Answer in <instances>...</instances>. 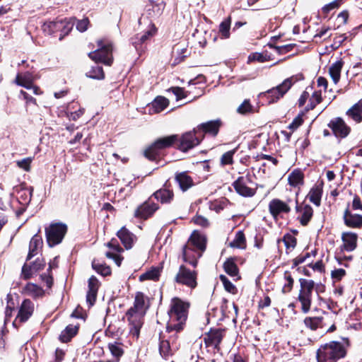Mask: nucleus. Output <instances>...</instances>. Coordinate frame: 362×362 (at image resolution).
<instances>
[{
	"label": "nucleus",
	"instance_id": "obj_23",
	"mask_svg": "<svg viewBox=\"0 0 362 362\" xmlns=\"http://www.w3.org/2000/svg\"><path fill=\"white\" fill-rule=\"evenodd\" d=\"M341 250L352 252L357 247L358 235L353 232H344L341 234Z\"/></svg>",
	"mask_w": 362,
	"mask_h": 362
},
{
	"label": "nucleus",
	"instance_id": "obj_38",
	"mask_svg": "<svg viewBox=\"0 0 362 362\" xmlns=\"http://www.w3.org/2000/svg\"><path fill=\"white\" fill-rule=\"evenodd\" d=\"M322 195V187L320 185H316L310 189L307 197L309 199L310 202L313 203L315 206H319L321 204Z\"/></svg>",
	"mask_w": 362,
	"mask_h": 362
},
{
	"label": "nucleus",
	"instance_id": "obj_54",
	"mask_svg": "<svg viewBox=\"0 0 362 362\" xmlns=\"http://www.w3.org/2000/svg\"><path fill=\"white\" fill-rule=\"evenodd\" d=\"M284 279L285 280V283L282 288V292L284 293H289L293 288L294 282L293 279L292 278L291 273L287 271L284 273Z\"/></svg>",
	"mask_w": 362,
	"mask_h": 362
},
{
	"label": "nucleus",
	"instance_id": "obj_26",
	"mask_svg": "<svg viewBox=\"0 0 362 362\" xmlns=\"http://www.w3.org/2000/svg\"><path fill=\"white\" fill-rule=\"evenodd\" d=\"M296 210L299 214L298 218L299 219L300 223L303 226H307L313 215V208L308 204L299 206L298 204L297 199H296Z\"/></svg>",
	"mask_w": 362,
	"mask_h": 362
},
{
	"label": "nucleus",
	"instance_id": "obj_1",
	"mask_svg": "<svg viewBox=\"0 0 362 362\" xmlns=\"http://www.w3.org/2000/svg\"><path fill=\"white\" fill-rule=\"evenodd\" d=\"M351 344L348 338L322 344L316 353L317 362H337L346 356Z\"/></svg>",
	"mask_w": 362,
	"mask_h": 362
},
{
	"label": "nucleus",
	"instance_id": "obj_50",
	"mask_svg": "<svg viewBox=\"0 0 362 362\" xmlns=\"http://www.w3.org/2000/svg\"><path fill=\"white\" fill-rule=\"evenodd\" d=\"M322 322V318L319 317H308L304 320L305 326L312 330H316L319 327L321 326Z\"/></svg>",
	"mask_w": 362,
	"mask_h": 362
},
{
	"label": "nucleus",
	"instance_id": "obj_13",
	"mask_svg": "<svg viewBox=\"0 0 362 362\" xmlns=\"http://www.w3.org/2000/svg\"><path fill=\"white\" fill-rule=\"evenodd\" d=\"M291 199L283 202L279 199H273L269 203V211L274 219H277L281 214H288L291 211L289 203Z\"/></svg>",
	"mask_w": 362,
	"mask_h": 362
},
{
	"label": "nucleus",
	"instance_id": "obj_39",
	"mask_svg": "<svg viewBox=\"0 0 362 362\" xmlns=\"http://www.w3.org/2000/svg\"><path fill=\"white\" fill-rule=\"evenodd\" d=\"M62 23L59 18L54 21L45 22L42 26V29L45 34L52 35L57 32H61Z\"/></svg>",
	"mask_w": 362,
	"mask_h": 362
},
{
	"label": "nucleus",
	"instance_id": "obj_4",
	"mask_svg": "<svg viewBox=\"0 0 362 362\" xmlns=\"http://www.w3.org/2000/svg\"><path fill=\"white\" fill-rule=\"evenodd\" d=\"M98 49L88 54V57L95 62L110 66L113 61L112 43L107 39L98 41Z\"/></svg>",
	"mask_w": 362,
	"mask_h": 362
},
{
	"label": "nucleus",
	"instance_id": "obj_35",
	"mask_svg": "<svg viewBox=\"0 0 362 362\" xmlns=\"http://www.w3.org/2000/svg\"><path fill=\"white\" fill-rule=\"evenodd\" d=\"M42 244L43 242L41 236L35 234L30 241L29 252L27 257V260L30 259L37 254V252L42 247Z\"/></svg>",
	"mask_w": 362,
	"mask_h": 362
},
{
	"label": "nucleus",
	"instance_id": "obj_64",
	"mask_svg": "<svg viewBox=\"0 0 362 362\" xmlns=\"http://www.w3.org/2000/svg\"><path fill=\"white\" fill-rule=\"evenodd\" d=\"M89 24V21L87 18H83L79 21H78L76 24V28L80 32H84L88 29V25Z\"/></svg>",
	"mask_w": 362,
	"mask_h": 362
},
{
	"label": "nucleus",
	"instance_id": "obj_36",
	"mask_svg": "<svg viewBox=\"0 0 362 362\" xmlns=\"http://www.w3.org/2000/svg\"><path fill=\"white\" fill-rule=\"evenodd\" d=\"M346 115L356 123L362 122V99L347 110Z\"/></svg>",
	"mask_w": 362,
	"mask_h": 362
},
{
	"label": "nucleus",
	"instance_id": "obj_30",
	"mask_svg": "<svg viewBox=\"0 0 362 362\" xmlns=\"http://www.w3.org/2000/svg\"><path fill=\"white\" fill-rule=\"evenodd\" d=\"M169 105L168 100L163 96L156 97L150 104H148V111L150 114H157L164 110Z\"/></svg>",
	"mask_w": 362,
	"mask_h": 362
},
{
	"label": "nucleus",
	"instance_id": "obj_7",
	"mask_svg": "<svg viewBox=\"0 0 362 362\" xmlns=\"http://www.w3.org/2000/svg\"><path fill=\"white\" fill-rule=\"evenodd\" d=\"M168 334L169 336L167 339H165V337L160 338L159 344L160 354L165 359L172 356L180 347L179 333L175 334V332H174Z\"/></svg>",
	"mask_w": 362,
	"mask_h": 362
},
{
	"label": "nucleus",
	"instance_id": "obj_17",
	"mask_svg": "<svg viewBox=\"0 0 362 362\" xmlns=\"http://www.w3.org/2000/svg\"><path fill=\"white\" fill-rule=\"evenodd\" d=\"M45 262L43 259L37 258L32 264H24L22 267L21 277L28 280L35 275L39 271L44 269Z\"/></svg>",
	"mask_w": 362,
	"mask_h": 362
},
{
	"label": "nucleus",
	"instance_id": "obj_63",
	"mask_svg": "<svg viewBox=\"0 0 362 362\" xmlns=\"http://www.w3.org/2000/svg\"><path fill=\"white\" fill-rule=\"evenodd\" d=\"M341 0H334V1L322 7V11L325 13H329L331 10L338 8L340 4Z\"/></svg>",
	"mask_w": 362,
	"mask_h": 362
},
{
	"label": "nucleus",
	"instance_id": "obj_61",
	"mask_svg": "<svg viewBox=\"0 0 362 362\" xmlns=\"http://www.w3.org/2000/svg\"><path fill=\"white\" fill-rule=\"evenodd\" d=\"M350 208L353 211L359 210L362 211V199L358 195H355L351 204H350Z\"/></svg>",
	"mask_w": 362,
	"mask_h": 362
},
{
	"label": "nucleus",
	"instance_id": "obj_47",
	"mask_svg": "<svg viewBox=\"0 0 362 362\" xmlns=\"http://www.w3.org/2000/svg\"><path fill=\"white\" fill-rule=\"evenodd\" d=\"M92 267L97 273L103 276H108L111 274V269L110 267L107 266L105 264H102L95 259L92 262Z\"/></svg>",
	"mask_w": 362,
	"mask_h": 362
},
{
	"label": "nucleus",
	"instance_id": "obj_6",
	"mask_svg": "<svg viewBox=\"0 0 362 362\" xmlns=\"http://www.w3.org/2000/svg\"><path fill=\"white\" fill-rule=\"evenodd\" d=\"M178 141V136L176 134L164 136L156 140L144 151V156L151 160H154L158 157L160 151L171 147Z\"/></svg>",
	"mask_w": 362,
	"mask_h": 362
},
{
	"label": "nucleus",
	"instance_id": "obj_55",
	"mask_svg": "<svg viewBox=\"0 0 362 362\" xmlns=\"http://www.w3.org/2000/svg\"><path fill=\"white\" fill-rule=\"evenodd\" d=\"M283 241L287 250H292L296 245V238L288 233L284 236Z\"/></svg>",
	"mask_w": 362,
	"mask_h": 362
},
{
	"label": "nucleus",
	"instance_id": "obj_11",
	"mask_svg": "<svg viewBox=\"0 0 362 362\" xmlns=\"http://www.w3.org/2000/svg\"><path fill=\"white\" fill-rule=\"evenodd\" d=\"M146 314L129 309L126 313V317L130 326V332L136 338L139 336L140 329L144 324V317Z\"/></svg>",
	"mask_w": 362,
	"mask_h": 362
},
{
	"label": "nucleus",
	"instance_id": "obj_42",
	"mask_svg": "<svg viewBox=\"0 0 362 362\" xmlns=\"http://www.w3.org/2000/svg\"><path fill=\"white\" fill-rule=\"evenodd\" d=\"M59 21L62 23V25L61 26V35L59 37V40H62L64 36L67 35L72 30L75 23V18H60Z\"/></svg>",
	"mask_w": 362,
	"mask_h": 362
},
{
	"label": "nucleus",
	"instance_id": "obj_15",
	"mask_svg": "<svg viewBox=\"0 0 362 362\" xmlns=\"http://www.w3.org/2000/svg\"><path fill=\"white\" fill-rule=\"evenodd\" d=\"M328 127L336 137L341 139L346 137L351 131L350 127L340 117L332 119L328 124Z\"/></svg>",
	"mask_w": 362,
	"mask_h": 362
},
{
	"label": "nucleus",
	"instance_id": "obj_41",
	"mask_svg": "<svg viewBox=\"0 0 362 362\" xmlns=\"http://www.w3.org/2000/svg\"><path fill=\"white\" fill-rule=\"evenodd\" d=\"M22 293L33 298H37L43 295L42 288L37 285L32 283H28L22 290Z\"/></svg>",
	"mask_w": 362,
	"mask_h": 362
},
{
	"label": "nucleus",
	"instance_id": "obj_9",
	"mask_svg": "<svg viewBox=\"0 0 362 362\" xmlns=\"http://www.w3.org/2000/svg\"><path fill=\"white\" fill-rule=\"evenodd\" d=\"M197 272L190 270L185 265H180L177 274L175 276V283L185 286L191 289H194L197 286Z\"/></svg>",
	"mask_w": 362,
	"mask_h": 362
},
{
	"label": "nucleus",
	"instance_id": "obj_62",
	"mask_svg": "<svg viewBox=\"0 0 362 362\" xmlns=\"http://www.w3.org/2000/svg\"><path fill=\"white\" fill-rule=\"evenodd\" d=\"M193 221L195 224L204 228H206L209 225L208 219L202 216H196L193 218Z\"/></svg>",
	"mask_w": 362,
	"mask_h": 362
},
{
	"label": "nucleus",
	"instance_id": "obj_51",
	"mask_svg": "<svg viewBox=\"0 0 362 362\" xmlns=\"http://www.w3.org/2000/svg\"><path fill=\"white\" fill-rule=\"evenodd\" d=\"M322 101V95L320 91H315L311 98H310L309 103L306 107V110L309 111L313 110L317 105L320 103Z\"/></svg>",
	"mask_w": 362,
	"mask_h": 362
},
{
	"label": "nucleus",
	"instance_id": "obj_3",
	"mask_svg": "<svg viewBox=\"0 0 362 362\" xmlns=\"http://www.w3.org/2000/svg\"><path fill=\"white\" fill-rule=\"evenodd\" d=\"M301 78V76H292L287 78L276 87L261 93L259 97L267 100L269 104L276 103L279 99L283 98L292 86Z\"/></svg>",
	"mask_w": 362,
	"mask_h": 362
},
{
	"label": "nucleus",
	"instance_id": "obj_18",
	"mask_svg": "<svg viewBox=\"0 0 362 362\" xmlns=\"http://www.w3.org/2000/svg\"><path fill=\"white\" fill-rule=\"evenodd\" d=\"M32 192V187L28 188L24 185H20L13 187V193L21 206H28L31 200Z\"/></svg>",
	"mask_w": 362,
	"mask_h": 362
},
{
	"label": "nucleus",
	"instance_id": "obj_34",
	"mask_svg": "<svg viewBox=\"0 0 362 362\" xmlns=\"http://www.w3.org/2000/svg\"><path fill=\"white\" fill-rule=\"evenodd\" d=\"M288 182L293 187H300L304 183V174L300 169H294L288 175Z\"/></svg>",
	"mask_w": 362,
	"mask_h": 362
},
{
	"label": "nucleus",
	"instance_id": "obj_58",
	"mask_svg": "<svg viewBox=\"0 0 362 362\" xmlns=\"http://www.w3.org/2000/svg\"><path fill=\"white\" fill-rule=\"evenodd\" d=\"M168 91H171L175 95L177 100L187 97V93L184 88L180 87H172L168 89Z\"/></svg>",
	"mask_w": 362,
	"mask_h": 362
},
{
	"label": "nucleus",
	"instance_id": "obj_22",
	"mask_svg": "<svg viewBox=\"0 0 362 362\" xmlns=\"http://www.w3.org/2000/svg\"><path fill=\"white\" fill-rule=\"evenodd\" d=\"M221 122L218 120L209 121L199 124L196 129L198 130L202 139L204 138V134H209L214 136L218 133Z\"/></svg>",
	"mask_w": 362,
	"mask_h": 362
},
{
	"label": "nucleus",
	"instance_id": "obj_52",
	"mask_svg": "<svg viewBox=\"0 0 362 362\" xmlns=\"http://www.w3.org/2000/svg\"><path fill=\"white\" fill-rule=\"evenodd\" d=\"M230 18L224 20L219 25V33L221 38H228L230 37Z\"/></svg>",
	"mask_w": 362,
	"mask_h": 362
},
{
	"label": "nucleus",
	"instance_id": "obj_32",
	"mask_svg": "<svg viewBox=\"0 0 362 362\" xmlns=\"http://www.w3.org/2000/svg\"><path fill=\"white\" fill-rule=\"evenodd\" d=\"M175 180L178 183L180 189L186 192L194 185L193 179L187 172H182L176 174Z\"/></svg>",
	"mask_w": 362,
	"mask_h": 362
},
{
	"label": "nucleus",
	"instance_id": "obj_2",
	"mask_svg": "<svg viewBox=\"0 0 362 362\" xmlns=\"http://www.w3.org/2000/svg\"><path fill=\"white\" fill-rule=\"evenodd\" d=\"M189 308V303L179 298L175 297L171 300L168 310L169 320L166 327L168 333L175 332V334H177L183 329L187 318Z\"/></svg>",
	"mask_w": 362,
	"mask_h": 362
},
{
	"label": "nucleus",
	"instance_id": "obj_45",
	"mask_svg": "<svg viewBox=\"0 0 362 362\" xmlns=\"http://www.w3.org/2000/svg\"><path fill=\"white\" fill-rule=\"evenodd\" d=\"M77 332L78 327L76 326L69 325L62 332L59 339L62 342H68L76 334Z\"/></svg>",
	"mask_w": 362,
	"mask_h": 362
},
{
	"label": "nucleus",
	"instance_id": "obj_10",
	"mask_svg": "<svg viewBox=\"0 0 362 362\" xmlns=\"http://www.w3.org/2000/svg\"><path fill=\"white\" fill-rule=\"evenodd\" d=\"M178 148L182 152H187L189 149L199 145L202 141L198 130L194 128L192 131L185 132L180 138L178 137Z\"/></svg>",
	"mask_w": 362,
	"mask_h": 362
},
{
	"label": "nucleus",
	"instance_id": "obj_48",
	"mask_svg": "<svg viewBox=\"0 0 362 362\" xmlns=\"http://www.w3.org/2000/svg\"><path fill=\"white\" fill-rule=\"evenodd\" d=\"M108 348L111 354L117 358L116 362H118L119 358L124 354L122 345L118 342L110 343L108 344Z\"/></svg>",
	"mask_w": 362,
	"mask_h": 362
},
{
	"label": "nucleus",
	"instance_id": "obj_44",
	"mask_svg": "<svg viewBox=\"0 0 362 362\" xmlns=\"http://www.w3.org/2000/svg\"><path fill=\"white\" fill-rule=\"evenodd\" d=\"M160 272H161L160 268H159L158 267H152L148 271H147L145 273L140 275L139 280L141 281H144L146 280L158 281L160 276Z\"/></svg>",
	"mask_w": 362,
	"mask_h": 362
},
{
	"label": "nucleus",
	"instance_id": "obj_40",
	"mask_svg": "<svg viewBox=\"0 0 362 362\" xmlns=\"http://www.w3.org/2000/svg\"><path fill=\"white\" fill-rule=\"evenodd\" d=\"M156 32V28L153 25L145 31L143 34H137L134 38L132 39V43L136 47L138 45L145 43L150 37H153Z\"/></svg>",
	"mask_w": 362,
	"mask_h": 362
},
{
	"label": "nucleus",
	"instance_id": "obj_43",
	"mask_svg": "<svg viewBox=\"0 0 362 362\" xmlns=\"http://www.w3.org/2000/svg\"><path fill=\"white\" fill-rule=\"evenodd\" d=\"M223 268L225 272L232 277L240 279L239 270L238 266L232 259H227L223 264Z\"/></svg>",
	"mask_w": 362,
	"mask_h": 362
},
{
	"label": "nucleus",
	"instance_id": "obj_53",
	"mask_svg": "<svg viewBox=\"0 0 362 362\" xmlns=\"http://www.w3.org/2000/svg\"><path fill=\"white\" fill-rule=\"evenodd\" d=\"M219 279H220L221 281L222 282V284L224 286V288L226 291H228L232 294L237 293V292H238L237 288L233 283H231L228 280V279L225 275H223V274L220 275Z\"/></svg>",
	"mask_w": 362,
	"mask_h": 362
},
{
	"label": "nucleus",
	"instance_id": "obj_25",
	"mask_svg": "<svg viewBox=\"0 0 362 362\" xmlns=\"http://www.w3.org/2000/svg\"><path fill=\"white\" fill-rule=\"evenodd\" d=\"M99 287V281L95 276H92L88 281V290L86 294V302L90 307L93 305L95 302Z\"/></svg>",
	"mask_w": 362,
	"mask_h": 362
},
{
	"label": "nucleus",
	"instance_id": "obj_29",
	"mask_svg": "<svg viewBox=\"0 0 362 362\" xmlns=\"http://www.w3.org/2000/svg\"><path fill=\"white\" fill-rule=\"evenodd\" d=\"M33 310V303L28 299L24 300L20 308L16 320H19L21 322L27 321L32 315Z\"/></svg>",
	"mask_w": 362,
	"mask_h": 362
},
{
	"label": "nucleus",
	"instance_id": "obj_28",
	"mask_svg": "<svg viewBox=\"0 0 362 362\" xmlns=\"http://www.w3.org/2000/svg\"><path fill=\"white\" fill-rule=\"evenodd\" d=\"M206 239L204 235H202L196 231L193 232L191 235L187 245L191 246V247L195 250H199L203 253L206 250Z\"/></svg>",
	"mask_w": 362,
	"mask_h": 362
},
{
	"label": "nucleus",
	"instance_id": "obj_14",
	"mask_svg": "<svg viewBox=\"0 0 362 362\" xmlns=\"http://www.w3.org/2000/svg\"><path fill=\"white\" fill-rule=\"evenodd\" d=\"M224 329H211L209 332L206 333L204 337L206 346L218 351L220 349L219 344L224 337Z\"/></svg>",
	"mask_w": 362,
	"mask_h": 362
},
{
	"label": "nucleus",
	"instance_id": "obj_20",
	"mask_svg": "<svg viewBox=\"0 0 362 362\" xmlns=\"http://www.w3.org/2000/svg\"><path fill=\"white\" fill-rule=\"evenodd\" d=\"M158 208L159 206L157 204L148 201L136 209L134 216L136 218L146 219L152 216Z\"/></svg>",
	"mask_w": 362,
	"mask_h": 362
},
{
	"label": "nucleus",
	"instance_id": "obj_24",
	"mask_svg": "<svg viewBox=\"0 0 362 362\" xmlns=\"http://www.w3.org/2000/svg\"><path fill=\"white\" fill-rule=\"evenodd\" d=\"M153 196L161 204H170L173 200L174 193L170 185L165 183L161 189L155 192Z\"/></svg>",
	"mask_w": 362,
	"mask_h": 362
},
{
	"label": "nucleus",
	"instance_id": "obj_59",
	"mask_svg": "<svg viewBox=\"0 0 362 362\" xmlns=\"http://www.w3.org/2000/svg\"><path fill=\"white\" fill-rule=\"evenodd\" d=\"M33 158H25L21 160H18L16 162L17 165L20 168L23 169L25 171H30V164L32 163Z\"/></svg>",
	"mask_w": 362,
	"mask_h": 362
},
{
	"label": "nucleus",
	"instance_id": "obj_37",
	"mask_svg": "<svg viewBox=\"0 0 362 362\" xmlns=\"http://www.w3.org/2000/svg\"><path fill=\"white\" fill-rule=\"evenodd\" d=\"M344 66L342 59L337 60L331 64L329 68V74L334 84H337L341 77V71Z\"/></svg>",
	"mask_w": 362,
	"mask_h": 362
},
{
	"label": "nucleus",
	"instance_id": "obj_5",
	"mask_svg": "<svg viewBox=\"0 0 362 362\" xmlns=\"http://www.w3.org/2000/svg\"><path fill=\"white\" fill-rule=\"evenodd\" d=\"M299 281L300 289L297 300L300 303L301 311L306 314L310 310L315 282L313 280L305 279H300Z\"/></svg>",
	"mask_w": 362,
	"mask_h": 362
},
{
	"label": "nucleus",
	"instance_id": "obj_57",
	"mask_svg": "<svg viewBox=\"0 0 362 362\" xmlns=\"http://www.w3.org/2000/svg\"><path fill=\"white\" fill-rule=\"evenodd\" d=\"M235 153V150H232L223 153L221 158V164L222 165H230L233 162V155Z\"/></svg>",
	"mask_w": 362,
	"mask_h": 362
},
{
	"label": "nucleus",
	"instance_id": "obj_21",
	"mask_svg": "<svg viewBox=\"0 0 362 362\" xmlns=\"http://www.w3.org/2000/svg\"><path fill=\"white\" fill-rule=\"evenodd\" d=\"M202 255V251L195 250L189 245H184L182 247V259L184 262L189 263L192 267H196L197 260Z\"/></svg>",
	"mask_w": 362,
	"mask_h": 362
},
{
	"label": "nucleus",
	"instance_id": "obj_31",
	"mask_svg": "<svg viewBox=\"0 0 362 362\" xmlns=\"http://www.w3.org/2000/svg\"><path fill=\"white\" fill-rule=\"evenodd\" d=\"M148 298L142 292H136L134 298V302L130 309L146 314L148 308L147 305Z\"/></svg>",
	"mask_w": 362,
	"mask_h": 362
},
{
	"label": "nucleus",
	"instance_id": "obj_12",
	"mask_svg": "<svg viewBox=\"0 0 362 362\" xmlns=\"http://www.w3.org/2000/svg\"><path fill=\"white\" fill-rule=\"evenodd\" d=\"M252 181L248 176L239 177L233 184L236 192L240 195L245 197H250L255 195L256 189L250 187L249 184Z\"/></svg>",
	"mask_w": 362,
	"mask_h": 362
},
{
	"label": "nucleus",
	"instance_id": "obj_49",
	"mask_svg": "<svg viewBox=\"0 0 362 362\" xmlns=\"http://www.w3.org/2000/svg\"><path fill=\"white\" fill-rule=\"evenodd\" d=\"M86 75L87 77L98 80L103 79L105 77L103 68L98 65L93 66L86 72Z\"/></svg>",
	"mask_w": 362,
	"mask_h": 362
},
{
	"label": "nucleus",
	"instance_id": "obj_8",
	"mask_svg": "<svg viewBox=\"0 0 362 362\" xmlns=\"http://www.w3.org/2000/svg\"><path fill=\"white\" fill-rule=\"evenodd\" d=\"M66 231V226L62 223H51L45 228L46 239L49 246L53 247L60 243Z\"/></svg>",
	"mask_w": 362,
	"mask_h": 362
},
{
	"label": "nucleus",
	"instance_id": "obj_27",
	"mask_svg": "<svg viewBox=\"0 0 362 362\" xmlns=\"http://www.w3.org/2000/svg\"><path fill=\"white\" fill-rule=\"evenodd\" d=\"M117 235L127 250L131 249L136 240V235L125 227H122L117 233Z\"/></svg>",
	"mask_w": 362,
	"mask_h": 362
},
{
	"label": "nucleus",
	"instance_id": "obj_46",
	"mask_svg": "<svg viewBox=\"0 0 362 362\" xmlns=\"http://www.w3.org/2000/svg\"><path fill=\"white\" fill-rule=\"evenodd\" d=\"M232 247L245 249L246 247V239L244 233L239 230L236 233L234 240L230 243Z\"/></svg>",
	"mask_w": 362,
	"mask_h": 362
},
{
	"label": "nucleus",
	"instance_id": "obj_60",
	"mask_svg": "<svg viewBox=\"0 0 362 362\" xmlns=\"http://www.w3.org/2000/svg\"><path fill=\"white\" fill-rule=\"evenodd\" d=\"M346 271L344 269H336L331 272V277L334 281H339L345 276Z\"/></svg>",
	"mask_w": 362,
	"mask_h": 362
},
{
	"label": "nucleus",
	"instance_id": "obj_16",
	"mask_svg": "<svg viewBox=\"0 0 362 362\" xmlns=\"http://www.w3.org/2000/svg\"><path fill=\"white\" fill-rule=\"evenodd\" d=\"M344 224L351 228H362V215L354 213L350 208V204H347L343 215Z\"/></svg>",
	"mask_w": 362,
	"mask_h": 362
},
{
	"label": "nucleus",
	"instance_id": "obj_33",
	"mask_svg": "<svg viewBox=\"0 0 362 362\" xmlns=\"http://www.w3.org/2000/svg\"><path fill=\"white\" fill-rule=\"evenodd\" d=\"M34 80L35 77L31 73L25 72L23 74H18L15 78V83L26 89H30L33 87Z\"/></svg>",
	"mask_w": 362,
	"mask_h": 362
},
{
	"label": "nucleus",
	"instance_id": "obj_19",
	"mask_svg": "<svg viewBox=\"0 0 362 362\" xmlns=\"http://www.w3.org/2000/svg\"><path fill=\"white\" fill-rule=\"evenodd\" d=\"M106 246L111 249L112 252H107L105 256L109 259H112L115 264L119 267L121 265L123 257L119 255L123 249L120 247L118 241L115 238H112L106 244Z\"/></svg>",
	"mask_w": 362,
	"mask_h": 362
},
{
	"label": "nucleus",
	"instance_id": "obj_56",
	"mask_svg": "<svg viewBox=\"0 0 362 362\" xmlns=\"http://www.w3.org/2000/svg\"><path fill=\"white\" fill-rule=\"evenodd\" d=\"M238 112L241 115L253 112V107L249 100H245L243 103L238 107Z\"/></svg>",
	"mask_w": 362,
	"mask_h": 362
}]
</instances>
